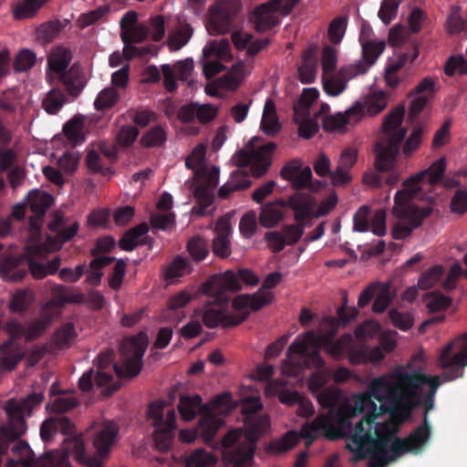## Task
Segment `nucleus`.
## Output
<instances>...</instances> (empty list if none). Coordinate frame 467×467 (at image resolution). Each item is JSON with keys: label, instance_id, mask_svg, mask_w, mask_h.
Segmentation results:
<instances>
[{"label": "nucleus", "instance_id": "obj_1", "mask_svg": "<svg viewBox=\"0 0 467 467\" xmlns=\"http://www.w3.org/2000/svg\"><path fill=\"white\" fill-rule=\"evenodd\" d=\"M437 360L443 371L442 380L420 369L409 372L399 367L372 379L364 392L353 393L338 405V389L319 391L317 400L329 411L302 427L301 436L306 446L320 434L330 440L347 436V448L354 453L353 460L368 458V467H386L402 455L420 450L430 436L429 427L420 426L407 439H400L391 421L406 420L421 403L431 409L442 381L462 377L467 366V334L441 348Z\"/></svg>", "mask_w": 467, "mask_h": 467}, {"label": "nucleus", "instance_id": "obj_2", "mask_svg": "<svg viewBox=\"0 0 467 467\" xmlns=\"http://www.w3.org/2000/svg\"><path fill=\"white\" fill-rule=\"evenodd\" d=\"M322 324L334 330L327 334L316 335L313 331L299 335L289 346L286 358L282 362L281 370L285 376H297L304 368H321L325 361L320 356L319 348L323 347L327 355L338 360L351 349L352 336L345 334L333 342L337 329L338 321L335 317H327Z\"/></svg>", "mask_w": 467, "mask_h": 467}, {"label": "nucleus", "instance_id": "obj_3", "mask_svg": "<svg viewBox=\"0 0 467 467\" xmlns=\"http://www.w3.org/2000/svg\"><path fill=\"white\" fill-rule=\"evenodd\" d=\"M242 410L246 416L244 430L230 431L222 440L221 452L225 462L234 467H250L254 462L255 441L270 429V420L267 415H255L262 410L260 397L247 396L242 398Z\"/></svg>", "mask_w": 467, "mask_h": 467}, {"label": "nucleus", "instance_id": "obj_4", "mask_svg": "<svg viewBox=\"0 0 467 467\" xmlns=\"http://www.w3.org/2000/svg\"><path fill=\"white\" fill-rule=\"evenodd\" d=\"M405 106L398 105L384 117L379 140L375 145V165L384 174L385 184L395 186L405 169L400 160V145L407 134L403 125Z\"/></svg>", "mask_w": 467, "mask_h": 467}, {"label": "nucleus", "instance_id": "obj_5", "mask_svg": "<svg viewBox=\"0 0 467 467\" xmlns=\"http://www.w3.org/2000/svg\"><path fill=\"white\" fill-rule=\"evenodd\" d=\"M42 393H33L25 398L9 399L4 410L7 416V422L0 427V453L5 452L3 447L6 442L23 435L26 431L25 417L30 416L32 410L41 403Z\"/></svg>", "mask_w": 467, "mask_h": 467}, {"label": "nucleus", "instance_id": "obj_6", "mask_svg": "<svg viewBox=\"0 0 467 467\" xmlns=\"http://www.w3.org/2000/svg\"><path fill=\"white\" fill-rule=\"evenodd\" d=\"M431 211L432 209L429 206H417L413 200L394 198V205L391 209V215L395 219L391 232L393 238L401 240L410 235L413 230L431 213Z\"/></svg>", "mask_w": 467, "mask_h": 467}, {"label": "nucleus", "instance_id": "obj_7", "mask_svg": "<svg viewBox=\"0 0 467 467\" xmlns=\"http://www.w3.org/2000/svg\"><path fill=\"white\" fill-rule=\"evenodd\" d=\"M119 434V426L114 421H105L98 429L93 445L96 449V457L86 461L84 455V444L80 440L75 442V457L80 463H86L88 467H101L102 459L107 457L112 446L116 443Z\"/></svg>", "mask_w": 467, "mask_h": 467}, {"label": "nucleus", "instance_id": "obj_8", "mask_svg": "<svg viewBox=\"0 0 467 467\" xmlns=\"http://www.w3.org/2000/svg\"><path fill=\"white\" fill-rule=\"evenodd\" d=\"M256 138L252 139L244 149L240 150L233 156V162L238 167L250 165L252 173L255 177L263 176L271 165L272 154L276 148L274 142L258 144Z\"/></svg>", "mask_w": 467, "mask_h": 467}, {"label": "nucleus", "instance_id": "obj_9", "mask_svg": "<svg viewBox=\"0 0 467 467\" xmlns=\"http://www.w3.org/2000/svg\"><path fill=\"white\" fill-rule=\"evenodd\" d=\"M148 343L149 339L144 333L123 340L120 347L121 365L113 366L119 377H135L140 372Z\"/></svg>", "mask_w": 467, "mask_h": 467}, {"label": "nucleus", "instance_id": "obj_10", "mask_svg": "<svg viewBox=\"0 0 467 467\" xmlns=\"http://www.w3.org/2000/svg\"><path fill=\"white\" fill-rule=\"evenodd\" d=\"M389 96L381 88L370 89L359 98L349 109L348 114L355 121H361L364 117H376L388 107Z\"/></svg>", "mask_w": 467, "mask_h": 467}, {"label": "nucleus", "instance_id": "obj_11", "mask_svg": "<svg viewBox=\"0 0 467 467\" xmlns=\"http://www.w3.org/2000/svg\"><path fill=\"white\" fill-rule=\"evenodd\" d=\"M240 8L241 0H216L206 25L209 34H225L230 28L233 17Z\"/></svg>", "mask_w": 467, "mask_h": 467}, {"label": "nucleus", "instance_id": "obj_12", "mask_svg": "<svg viewBox=\"0 0 467 467\" xmlns=\"http://www.w3.org/2000/svg\"><path fill=\"white\" fill-rule=\"evenodd\" d=\"M299 0H272L257 6L254 11V23L258 31H265L278 23L276 13L282 10L288 15Z\"/></svg>", "mask_w": 467, "mask_h": 467}, {"label": "nucleus", "instance_id": "obj_13", "mask_svg": "<svg viewBox=\"0 0 467 467\" xmlns=\"http://www.w3.org/2000/svg\"><path fill=\"white\" fill-rule=\"evenodd\" d=\"M241 288L237 276L232 271L213 275L202 285L203 293L218 303L227 301V292H237Z\"/></svg>", "mask_w": 467, "mask_h": 467}, {"label": "nucleus", "instance_id": "obj_14", "mask_svg": "<svg viewBox=\"0 0 467 467\" xmlns=\"http://www.w3.org/2000/svg\"><path fill=\"white\" fill-rule=\"evenodd\" d=\"M120 36L125 43L124 54L130 57L133 56L138 49L131 43H140L147 36V29L143 25L138 24L137 14L134 11L127 12L120 20Z\"/></svg>", "mask_w": 467, "mask_h": 467}, {"label": "nucleus", "instance_id": "obj_15", "mask_svg": "<svg viewBox=\"0 0 467 467\" xmlns=\"http://www.w3.org/2000/svg\"><path fill=\"white\" fill-rule=\"evenodd\" d=\"M376 296L372 310L375 313L384 312L391 303L394 293L390 290L389 283L373 282L369 284L359 295L358 306L364 307Z\"/></svg>", "mask_w": 467, "mask_h": 467}, {"label": "nucleus", "instance_id": "obj_16", "mask_svg": "<svg viewBox=\"0 0 467 467\" xmlns=\"http://www.w3.org/2000/svg\"><path fill=\"white\" fill-rule=\"evenodd\" d=\"M15 453H21L18 462L26 467H70L67 457L59 451H51L42 455L37 460L31 458V449L25 442H19L13 448Z\"/></svg>", "mask_w": 467, "mask_h": 467}, {"label": "nucleus", "instance_id": "obj_17", "mask_svg": "<svg viewBox=\"0 0 467 467\" xmlns=\"http://www.w3.org/2000/svg\"><path fill=\"white\" fill-rule=\"evenodd\" d=\"M193 60L192 58H186L180 60L173 66L170 64H164L161 66L162 75V85L168 92H173L177 89V78L176 75L182 82H186L188 85L193 84L192 74L193 72Z\"/></svg>", "mask_w": 467, "mask_h": 467}, {"label": "nucleus", "instance_id": "obj_18", "mask_svg": "<svg viewBox=\"0 0 467 467\" xmlns=\"http://www.w3.org/2000/svg\"><path fill=\"white\" fill-rule=\"evenodd\" d=\"M72 60L71 51L65 47H54L47 56V80L57 82L68 71Z\"/></svg>", "mask_w": 467, "mask_h": 467}, {"label": "nucleus", "instance_id": "obj_19", "mask_svg": "<svg viewBox=\"0 0 467 467\" xmlns=\"http://www.w3.org/2000/svg\"><path fill=\"white\" fill-rule=\"evenodd\" d=\"M274 299V294L271 291L259 289L253 295L244 294L237 296L233 300V307L238 313L234 317H248L250 310L256 311L270 304Z\"/></svg>", "mask_w": 467, "mask_h": 467}, {"label": "nucleus", "instance_id": "obj_20", "mask_svg": "<svg viewBox=\"0 0 467 467\" xmlns=\"http://www.w3.org/2000/svg\"><path fill=\"white\" fill-rule=\"evenodd\" d=\"M281 177L289 182L295 190L312 188V171L304 166L300 160H293L286 163L280 171Z\"/></svg>", "mask_w": 467, "mask_h": 467}, {"label": "nucleus", "instance_id": "obj_21", "mask_svg": "<svg viewBox=\"0 0 467 467\" xmlns=\"http://www.w3.org/2000/svg\"><path fill=\"white\" fill-rule=\"evenodd\" d=\"M358 150L354 147L345 148L337 160L336 170L331 173V183L335 186L348 184L352 180L350 170L358 161Z\"/></svg>", "mask_w": 467, "mask_h": 467}, {"label": "nucleus", "instance_id": "obj_22", "mask_svg": "<svg viewBox=\"0 0 467 467\" xmlns=\"http://www.w3.org/2000/svg\"><path fill=\"white\" fill-rule=\"evenodd\" d=\"M359 42L362 47L361 59L371 67L384 52L386 43L376 37L369 26H362Z\"/></svg>", "mask_w": 467, "mask_h": 467}, {"label": "nucleus", "instance_id": "obj_23", "mask_svg": "<svg viewBox=\"0 0 467 467\" xmlns=\"http://www.w3.org/2000/svg\"><path fill=\"white\" fill-rule=\"evenodd\" d=\"M219 111V108L213 104L191 103L182 106L178 118L182 122L197 120L201 124H207L213 121Z\"/></svg>", "mask_w": 467, "mask_h": 467}, {"label": "nucleus", "instance_id": "obj_24", "mask_svg": "<svg viewBox=\"0 0 467 467\" xmlns=\"http://www.w3.org/2000/svg\"><path fill=\"white\" fill-rule=\"evenodd\" d=\"M281 206H286L294 212L296 221L314 217L317 201L315 197L306 192H296L286 201H280Z\"/></svg>", "mask_w": 467, "mask_h": 467}, {"label": "nucleus", "instance_id": "obj_25", "mask_svg": "<svg viewBox=\"0 0 467 467\" xmlns=\"http://www.w3.org/2000/svg\"><path fill=\"white\" fill-rule=\"evenodd\" d=\"M194 316H202L203 324L209 327L213 328L218 326H236L241 324L245 319V315L243 317H232L226 314L222 309L207 305L203 309H195Z\"/></svg>", "mask_w": 467, "mask_h": 467}, {"label": "nucleus", "instance_id": "obj_26", "mask_svg": "<svg viewBox=\"0 0 467 467\" xmlns=\"http://www.w3.org/2000/svg\"><path fill=\"white\" fill-rule=\"evenodd\" d=\"M51 232L56 234V243L50 244L51 238H48V248L51 250H57L61 247L62 244L71 239L76 235L78 230V223L74 222L69 225L66 224L64 216L60 213H55L54 219L48 225Z\"/></svg>", "mask_w": 467, "mask_h": 467}, {"label": "nucleus", "instance_id": "obj_27", "mask_svg": "<svg viewBox=\"0 0 467 467\" xmlns=\"http://www.w3.org/2000/svg\"><path fill=\"white\" fill-rule=\"evenodd\" d=\"M215 237L213 241V251L215 255L225 258L231 254V243L229 234L231 232L230 219L220 218L215 225Z\"/></svg>", "mask_w": 467, "mask_h": 467}, {"label": "nucleus", "instance_id": "obj_28", "mask_svg": "<svg viewBox=\"0 0 467 467\" xmlns=\"http://www.w3.org/2000/svg\"><path fill=\"white\" fill-rule=\"evenodd\" d=\"M175 420L174 410H169L166 412L165 423L155 427L154 441L160 451H165L171 448L173 441L172 431L176 427Z\"/></svg>", "mask_w": 467, "mask_h": 467}, {"label": "nucleus", "instance_id": "obj_29", "mask_svg": "<svg viewBox=\"0 0 467 467\" xmlns=\"http://www.w3.org/2000/svg\"><path fill=\"white\" fill-rule=\"evenodd\" d=\"M221 417L212 413L203 415L197 425L199 436L204 443L211 445L219 429L223 425Z\"/></svg>", "mask_w": 467, "mask_h": 467}, {"label": "nucleus", "instance_id": "obj_30", "mask_svg": "<svg viewBox=\"0 0 467 467\" xmlns=\"http://www.w3.org/2000/svg\"><path fill=\"white\" fill-rule=\"evenodd\" d=\"M348 114V109L345 112L336 114H328L322 119V128L326 132L329 133H343L349 124H357Z\"/></svg>", "mask_w": 467, "mask_h": 467}, {"label": "nucleus", "instance_id": "obj_31", "mask_svg": "<svg viewBox=\"0 0 467 467\" xmlns=\"http://www.w3.org/2000/svg\"><path fill=\"white\" fill-rule=\"evenodd\" d=\"M57 82H62L67 92L76 97L85 87L87 78L82 69L77 65H74L68 69L63 78H60Z\"/></svg>", "mask_w": 467, "mask_h": 467}, {"label": "nucleus", "instance_id": "obj_32", "mask_svg": "<svg viewBox=\"0 0 467 467\" xmlns=\"http://www.w3.org/2000/svg\"><path fill=\"white\" fill-rule=\"evenodd\" d=\"M250 72L249 65L243 62L234 64L229 72L220 79L221 86L229 90H235Z\"/></svg>", "mask_w": 467, "mask_h": 467}, {"label": "nucleus", "instance_id": "obj_33", "mask_svg": "<svg viewBox=\"0 0 467 467\" xmlns=\"http://www.w3.org/2000/svg\"><path fill=\"white\" fill-rule=\"evenodd\" d=\"M280 201L276 200L262 207L259 222L264 227L272 228L284 219L285 215L282 208L285 206H281Z\"/></svg>", "mask_w": 467, "mask_h": 467}, {"label": "nucleus", "instance_id": "obj_34", "mask_svg": "<svg viewBox=\"0 0 467 467\" xmlns=\"http://www.w3.org/2000/svg\"><path fill=\"white\" fill-rule=\"evenodd\" d=\"M280 128L281 125L276 115L275 103L268 99L264 107L261 129L266 135L273 136L280 130Z\"/></svg>", "mask_w": 467, "mask_h": 467}, {"label": "nucleus", "instance_id": "obj_35", "mask_svg": "<svg viewBox=\"0 0 467 467\" xmlns=\"http://www.w3.org/2000/svg\"><path fill=\"white\" fill-rule=\"evenodd\" d=\"M21 264V260L16 257H5L0 263V275L7 282L21 281L26 275V270L20 269L15 271Z\"/></svg>", "mask_w": 467, "mask_h": 467}, {"label": "nucleus", "instance_id": "obj_36", "mask_svg": "<svg viewBox=\"0 0 467 467\" xmlns=\"http://www.w3.org/2000/svg\"><path fill=\"white\" fill-rule=\"evenodd\" d=\"M418 57L419 49L418 47L414 45L411 49L407 52L399 51L389 57L386 61L385 68L390 69L394 72H400L407 63L412 64Z\"/></svg>", "mask_w": 467, "mask_h": 467}, {"label": "nucleus", "instance_id": "obj_37", "mask_svg": "<svg viewBox=\"0 0 467 467\" xmlns=\"http://www.w3.org/2000/svg\"><path fill=\"white\" fill-rule=\"evenodd\" d=\"M193 29L187 23H181L170 34L168 38V46L171 50L177 51L184 47L191 39Z\"/></svg>", "mask_w": 467, "mask_h": 467}, {"label": "nucleus", "instance_id": "obj_38", "mask_svg": "<svg viewBox=\"0 0 467 467\" xmlns=\"http://www.w3.org/2000/svg\"><path fill=\"white\" fill-rule=\"evenodd\" d=\"M26 201L34 213L43 214L52 204L53 197L47 192L33 190L27 194Z\"/></svg>", "mask_w": 467, "mask_h": 467}, {"label": "nucleus", "instance_id": "obj_39", "mask_svg": "<svg viewBox=\"0 0 467 467\" xmlns=\"http://www.w3.org/2000/svg\"><path fill=\"white\" fill-rule=\"evenodd\" d=\"M423 181V172L419 171L412 174L402 182V189L395 193L394 198L413 200L415 195L421 191Z\"/></svg>", "mask_w": 467, "mask_h": 467}, {"label": "nucleus", "instance_id": "obj_40", "mask_svg": "<svg viewBox=\"0 0 467 467\" xmlns=\"http://www.w3.org/2000/svg\"><path fill=\"white\" fill-rule=\"evenodd\" d=\"M146 223H140L127 232L119 241V247L125 251H132L136 246L143 243V236L148 233Z\"/></svg>", "mask_w": 467, "mask_h": 467}, {"label": "nucleus", "instance_id": "obj_41", "mask_svg": "<svg viewBox=\"0 0 467 467\" xmlns=\"http://www.w3.org/2000/svg\"><path fill=\"white\" fill-rule=\"evenodd\" d=\"M202 399L199 395L182 396L178 404L181 417L185 421L192 420L200 410Z\"/></svg>", "mask_w": 467, "mask_h": 467}, {"label": "nucleus", "instance_id": "obj_42", "mask_svg": "<svg viewBox=\"0 0 467 467\" xmlns=\"http://www.w3.org/2000/svg\"><path fill=\"white\" fill-rule=\"evenodd\" d=\"M218 462L217 457L204 449H196L185 458L186 467H213Z\"/></svg>", "mask_w": 467, "mask_h": 467}, {"label": "nucleus", "instance_id": "obj_43", "mask_svg": "<svg viewBox=\"0 0 467 467\" xmlns=\"http://www.w3.org/2000/svg\"><path fill=\"white\" fill-rule=\"evenodd\" d=\"M192 267L187 259L177 256L167 266L165 270V279L170 283H175L179 278L189 275Z\"/></svg>", "mask_w": 467, "mask_h": 467}, {"label": "nucleus", "instance_id": "obj_44", "mask_svg": "<svg viewBox=\"0 0 467 467\" xmlns=\"http://www.w3.org/2000/svg\"><path fill=\"white\" fill-rule=\"evenodd\" d=\"M317 58L312 50H307L302 57L298 67L299 79L302 83H312L317 75Z\"/></svg>", "mask_w": 467, "mask_h": 467}, {"label": "nucleus", "instance_id": "obj_45", "mask_svg": "<svg viewBox=\"0 0 467 467\" xmlns=\"http://www.w3.org/2000/svg\"><path fill=\"white\" fill-rule=\"evenodd\" d=\"M84 117L74 116L66 122L63 128L64 136L73 144L82 142L85 139L84 132Z\"/></svg>", "mask_w": 467, "mask_h": 467}, {"label": "nucleus", "instance_id": "obj_46", "mask_svg": "<svg viewBox=\"0 0 467 467\" xmlns=\"http://www.w3.org/2000/svg\"><path fill=\"white\" fill-rule=\"evenodd\" d=\"M300 437L303 438L295 431H288L280 439L269 443L266 450L272 454H282L296 446Z\"/></svg>", "mask_w": 467, "mask_h": 467}, {"label": "nucleus", "instance_id": "obj_47", "mask_svg": "<svg viewBox=\"0 0 467 467\" xmlns=\"http://www.w3.org/2000/svg\"><path fill=\"white\" fill-rule=\"evenodd\" d=\"M296 110H298L296 109ZM295 121L298 125V135L303 139H310L318 131L317 121L309 118V112L295 113Z\"/></svg>", "mask_w": 467, "mask_h": 467}, {"label": "nucleus", "instance_id": "obj_48", "mask_svg": "<svg viewBox=\"0 0 467 467\" xmlns=\"http://www.w3.org/2000/svg\"><path fill=\"white\" fill-rule=\"evenodd\" d=\"M35 301V294L29 289L18 290L11 297L9 309L14 313L26 311Z\"/></svg>", "mask_w": 467, "mask_h": 467}, {"label": "nucleus", "instance_id": "obj_49", "mask_svg": "<svg viewBox=\"0 0 467 467\" xmlns=\"http://www.w3.org/2000/svg\"><path fill=\"white\" fill-rule=\"evenodd\" d=\"M202 57L211 58L215 57L220 60H227L230 57V45L225 39L208 42L202 49Z\"/></svg>", "mask_w": 467, "mask_h": 467}, {"label": "nucleus", "instance_id": "obj_50", "mask_svg": "<svg viewBox=\"0 0 467 467\" xmlns=\"http://www.w3.org/2000/svg\"><path fill=\"white\" fill-rule=\"evenodd\" d=\"M114 259L109 256H101L93 259L89 264V269L87 272V283L92 285H98L101 282L103 275L100 271L103 267L112 263Z\"/></svg>", "mask_w": 467, "mask_h": 467}, {"label": "nucleus", "instance_id": "obj_51", "mask_svg": "<svg viewBox=\"0 0 467 467\" xmlns=\"http://www.w3.org/2000/svg\"><path fill=\"white\" fill-rule=\"evenodd\" d=\"M78 405V401L72 394L63 393L62 395L55 396L48 403L47 409L54 413H63Z\"/></svg>", "mask_w": 467, "mask_h": 467}, {"label": "nucleus", "instance_id": "obj_52", "mask_svg": "<svg viewBox=\"0 0 467 467\" xmlns=\"http://www.w3.org/2000/svg\"><path fill=\"white\" fill-rule=\"evenodd\" d=\"M444 274V268L436 265L421 274L418 280V287L422 290L432 288L440 281Z\"/></svg>", "mask_w": 467, "mask_h": 467}, {"label": "nucleus", "instance_id": "obj_53", "mask_svg": "<svg viewBox=\"0 0 467 467\" xmlns=\"http://www.w3.org/2000/svg\"><path fill=\"white\" fill-rule=\"evenodd\" d=\"M51 319L47 317H40L25 326V339L34 340L40 337L49 327Z\"/></svg>", "mask_w": 467, "mask_h": 467}, {"label": "nucleus", "instance_id": "obj_54", "mask_svg": "<svg viewBox=\"0 0 467 467\" xmlns=\"http://www.w3.org/2000/svg\"><path fill=\"white\" fill-rule=\"evenodd\" d=\"M195 179L199 184L206 189H212L217 186L219 182L220 171L216 166H205L194 173Z\"/></svg>", "mask_w": 467, "mask_h": 467}, {"label": "nucleus", "instance_id": "obj_55", "mask_svg": "<svg viewBox=\"0 0 467 467\" xmlns=\"http://www.w3.org/2000/svg\"><path fill=\"white\" fill-rule=\"evenodd\" d=\"M119 99V95L114 88H106L98 94L94 107L97 110H105L112 108Z\"/></svg>", "mask_w": 467, "mask_h": 467}, {"label": "nucleus", "instance_id": "obj_56", "mask_svg": "<svg viewBox=\"0 0 467 467\" xmlns=\"http://www.w3.org/2000/svg\"><path fill=\"white\" fill-rule=\"evenodd\" d=\"M66 102L64 94L57 89H51L42 101L43 109L48 114L57 113Z\"/></svg>", "mask_w": 467, "mask_h": 467}, {"label": "nucleus", "instance_id": "obj_57", "mask_svg": "<svg viewBox=\"0 0 467 467\" xmlns=\"http://www.w3.org/2000/svg\"><path fill=\"white\" fill-rule=\"evenodd\" d=\"M422 141V129L414 128L409 137L404 140L401 152L402 155L409 159L420 149Z\"/></svg>", "mask_w": 467, "mask_h": 467}, {"label": "nucleus", "instance_id": "obj_58", "mask_svg": "<svg viewBox=\"0 0 467 467\" xmlns=\"http://www.w3.org/2000/svg\"><path fill=\"white\" fill-rule=\"evenodd\" d=\"M445 30L450 35H456L465 29V22L459 6H451L445 22Z\"/></svg>", "mask_w": 467, "mask_h": 467}, {"label": "nucleus", "instance_id": "obj_59", "mask_svg": "<svg viewBox=\"0 0 467 467\" xmlns=\"http://www.w3.org/2000/svg\"><path fill=\"white\" fill-rule=\"evenodd\" d=\"M446 161L444 158H440L434 161L428 169L422 170L420 172H423V180L427 179V182L431 185L438 183L445 171Z\"/></svg>", "mask_w": 467, "mask_h": 467}, {"label": "nucleus", "instance_id": "obj_60", "mask_svg": "<svg viewBox=\"0 0 467 467\" xmlns=\"http://www.w3.org/2000/svg\"><path fill=\"white\" fill-rule=\"evenodd\" d=\"M323 88L325 92L329 96H338L341 94L347 88V81L344 78L338 76H331L328 75L323 76Z\"/></svg>", "mask_w": 467, "mask_h": 467}, {"label": "nucleus", "instance_id": "obj_61", "mask_svg": "<svg viewBox=\"0 0 467 467\" xmlns=\"http://www.w3.org/2000/svg\"><path fill=\"white\" fill-rule=\"evenodd\" d=\"M369 68L370 67L362 59H360L353 64L342 67L338 71V76L348 82L360 75L365 74Z\"/></svg>", "mask_w": 467, "mask_h": 467}, {"label": "nucleus", "instance_id": "obj_62", "mask_svg": "<svg viewBox=\"0 0 467 467\" xmlns=\"http://www.w3.org/2000/svg\"><path fill=\"white\" fill-rule=\"evenodd\" d=\"M47 1V0H23L15 9V16L18 19L31 17Z\"/></svg>", "mask_w": 467, "mask_h": 467}, {"label": "nucleus", "instance_id": "obj_63", "mask_svg": "<svg viewBox=\"0 0 467 467\" xmlns=\"http://www.w3.org/2000/svg\"><path fill=\"white\" fill-rule=\"evenodd\" d=\"M139 134V130L134 126H121L117 132L116 142L120 147L128 148L134 143Z\"/></svg>", "mask_w": 467, "mask_h": 467}, {"label": "nucleus", "instance_id": "obj_64", "mask_svg": "<svg viewBox=\"0 0 467 467\" xmlns=\"http://www.w3.org/2000/svg\"><path fill=\"white\" fill-rule=\"evenodd\" d=\"M166 140V132L160 127H153L147 131L140 139V142L145 147H158Z\"/></svg>", "mask_w": 467, "mask_h": 467}]
</instances>
